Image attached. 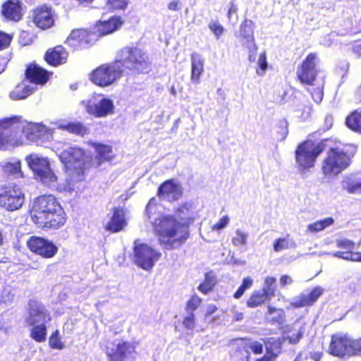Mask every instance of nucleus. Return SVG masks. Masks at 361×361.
<instances>
[{"label": "nucleus", "instance_id": "13", "mask_svg": "<svg viewBox=\"0 0 361 361\" xmlns=\"http://www.w3.org/2000/svg\"><path fill=\"white\" fill-rule=\"evenodd\" d=\"M255 23L250 19H245L239 27V38L242 45L248 49L249 60L254 61L258 47L254 36Z\"/></svg>", "mask_w": 361, "mask_h": 361}, {"label": "nucleus", "instance_id": "32", "mask_svg": "<svg viewBox=\"0 0 361 361\" xmlns=\"http://www.w3.org/2000/svg\"><path fill=\"white\" fill-rule=\"evenodd\" d=\"M191 60V82L194 84H198L200 77L204 73V60L197 53H192L190 55Z\"/></svg>", "mask_w": 361, "mask_h": 361}, {"label": "nucleus", "instance_id": "44", "mask_svg": "<svg viewBox=\"0 0 361 361\" xmlns=\"http://www.w3.org/2000/svg\"><path fill=\"white\" fill-rule=\"evenodd\" d=\"M253 283V280L251 277L247 276L243 279L241 285L238 287L237 290L234 293L233 297L235 299L241 298L246 290L251 288Z\"/></svg>", "mask_w": 361, "mask_h": 361}, {"label": "nucleus", "instance_id": "11", "mask_svg": "<svg viewBox=\"0 0 361 361\" xmlns=\"http://www.w3.org/2000/svg\"><path fill=\"white\" fill-rule=\"evenodd\" d=\"M62 207L53 195H42L37 197L34 202L31 219L32 221L45 216L53 210Z\"/></svg>", "mask_w": 361, "mask_h": 361}, {"label": "nucleus", "instance_id": "2", "mask_svg": "<svg viewBox=\"0 0 361 361\" xmlns=\"http://www.w3.org/2000/svg\"><path fill=\"white\" fill-rule=\"evenodd\" d=\"M175 216L166 215L159 219L157 226L158 240L165 250L181 247L190 238L189 226L195 220L192 204L185 202L177 207Z\"/></svg>", "mask_w": 361, "mask_h": 361}, {"label": "nucleus", "instance_id": "29", "mask_svg": "<svg viewBox=\"0 0 361 361\" xmlns=\"http://www.w3.org/2000/svg\"><path fill=\"white\" fill-rule=\"evenodd\" d=\"M51 319L50 314L44 305H37V303L30 305L27 318V324L30 326H34L39 321L49 322L51 321Z\"/></svg>", "mask_w": 361, "mask_h": 361}, {"label": "nucleus", "instance_id": "23", "mask_svg": "<svg viewBox=\"0 0 361 361\" xmlns=\"http://www.w3.org/2000/svg\"><path fill=\"white\" fill-rule=\"evenodd\" d=\"M53 72L48 71L35 63L27 65L25 70V78L35 85H44L50 79Z\"/></svg>", "mask_w": 361, "mask_h": 361}, {"label": "nucleus", "instance_id": "56", "mask_svg": "<svg viewBox=\"0 0 361 361\" xmlns=\"http://www.w3.org/2000/svg\"><path fill=\"white\" fill-rule=\"evenodd\" d=\"M230 219L228 215L223 216L218 222L212 226V231H219L224 228L229 224Z\"/></svg>", "mask_w": 361, "mask_h": 361}, {"label": "nucleus", "instance_id": "49", "mask_svg": "<svg viewBox=\"0 0 361 361\" xmlns=\"http://www.w3.org/2000/svg\"><path fill=\"white\" fill-rule=\"evenodd\" d=\"M128 0H106V5L111 11H124L128 7Z\"/></svg>", "mask_w": 361, "mask_h": 361}, {"label": "nucleus", "instance_id": "8", "mask_svg": "<svg viewBox=\"0 0 361 361\" xmlns=\"http://www.w3.org/2000/svg\"><path fill=\"white\" fill-rule=\"evenodd\" d=\"M318 55L316 52L309 53L297 69V78L302 85L313 86L319 70L317 65Z\"/></svg>", "mask_w": 361, "mask_h": 361}, {"label": "nucleus", "instance_id": "9", "mask_svg": "<svg viewBox=\"0 0 361 361\" xmlns=\"http://www.w3.org/2000/svg\"><path fill=\"white\" fill-rule=\"evenodd\" d=\"M95 33L87 28H75L72 30L65 40L73 51L87 49L96 42Z\"/></svg>", "mask_w": 361, "mask_h": 361}, {"label": "nucleus", "instance_id": "25", "mask_svg": "<svg viewBox=\"0 0 361 361\" xmlns=\"http://www.w3.org/2000/svg\"><path fill=\"white\" fill-rule=\"evenodd\" d=\"M1 14L8 21H20L23 16L21 1L6 0L1 5Z\"/></svg>", "mask_w": 361, "mask_h": 361}, {"label": "nucleus", "instance_id": "43", "mask_svg": "<svg viewBox=\"0 0 361 361\" xmlns=\"http://www.w3.org/2000/svg\"><path fill=\"white\" fill-rule=\"evenodd\" d=\"M308 92L314 102L319 104L322 101L324 96V82L317 87H314V85L311 86V87L308 89Z\"/></svg>", "mask_w": 361, "mask_h": 361}, {"label": "nucleus", "instance_id": "30", "mask_svg": "<svg viewBox=\"0 0 361 361\" xmlns=\"http://www.w3.org/2000/svg\"><path fill=\"white\" fill-rule=\"evenodd\" d=\"M135 346L133 343L123 341L118 343L114 352L108 353L110 361H125L128 355L135 353Z\"/></svg>", "mask_w": 361, "mask_h": 361}, {"label": "nucleus", "instance_id": "5", "mask_svg": "<svg viewBox=\"0 0 361 361\" xmlns=\"http://www.w3.org/2000/svg\"><path fill=\"white\" fill-rule=\"evenodd\" d=\"M23 188L18 184L8 183L0 186V207L7 212L20 209L25 202Z\"/></svg>", "mask_w": 361, "mask_h": 361}, {"label": "nucleus", "instance_id": "63", "mask_svg": "<svg viewBox=\"0 0 361 361\" xmlns=\"http://www.w3.org/2000/svg\"><path fill=\"white\" fill-rule=\"evenodd\" d=\"M217 310V307L215 305H209L207 307V310L204 313V317L207 318L212 314H213L214 312H216Z\"/></svg>", "mask_w": 361, "mask_h": 361}, {"label": "nucleus", "instance_id": "53", "mask_svg": "<svg viewBox=\"0 0 361 361\" xmlns=\"http://www.w3.org/2000/svg\"><path fill=\"white\" fill-rule=\"evenodd\" d=\"M13 36L0 30V51L8 49L11 43Z\"/></svg>", "mask_w": 361, "mask_h": 361}, {"label": "nucleus", "instance_id": "3", "mask_svg": "<svg viewBox=\"0 0 361 361\" xmlns=\"http://www.w3.org/2000/svg\"><path fill=\"white\" fill-rule=\"evenodd\" d=\"M329 147L321 162V171L324 177L333 178L346 170L351 164L353 158L356 153V147L353 145H345L341 148L337 146L336 141L327 142Z\"/></svg>", "mask_w": 361, "mask_h": 361}, {"label": "nucleus", "instance_id": "28", "mask_svg": "<svg viewBox=\"0 0 361 361\" xmlns=\"http://www.w3.org/2000/svg\"><path fill=\"white\" fill-rule=\"evenodd\" d=\"M323 289L321 287H315L308 294L302 293L298 295L290 302L291 307L300 308L313 305L323 294Z\"/></svg>", "mask_w": 361, "mask_h": 361}, {"label": "nucleus", "instance_id": "61", "mask_svg": "<svg viewBox=\"0 0 361 361\" xmlns=\"http://www.w3.org/2000/svg\"><path fill=\"white\" fill-rule=\"evenodd\" d=\"M10 54L0 56V73H1L5 70L8 62L10 61Z\"/></svg>", "mask_w": 361, "mask_h": 361}, {"label": "nucleus", "instance_id": "33", "mask_svg": "<svg viewBox=\"0 0 361 361\" xmlns=\"http://www.w3.org/2000/svg\"><path fill=\"white\" fill-rule=\"evenodd\" d=\"M272 298L262 288L255 290L251 293L250 297L246 300V305L250 308H255L270 301Z\"/></svg>", "mask_w": 361, "mask_h": 361}, {"label": "nucleus", "instance_id": "40", "mask_svg": "<svg viewBox=\"0 0 361 361\" xmlns=\"http://www.w3.org/2000/svg\"><path fill=\"white\" fill-rule=\"evenodd\" d=\"M216 282V281L214 276L209 273H206L204 281L199 284L197 289L202 293L206 295L214 289Z\"/></svg>", "mask_w": 361, "mask_h": 361}, {"label": "nucleus", "instance_id": "31", "mask_svg": "<svg viewBox=\"0 0 361 361\" xmlns=\"http://www.w3.org/2000/svg\"><path fill=\"white\" fill-rule=\"evenodd\" d=\"M58 128L82 137L90 133L89 128L81 121H69L60 123Z\"/></svg>", "mask_w": 361, "mask_h": 361}, {"label": "nucleus", "instance_id": "50", "mask_svg": "<svg viewBox=\"0 0 361 361\" xmlns=\"http://www.w3.org/2000/svg\"><path fill=\"white\" fill-rule=\"evenodd\" d=\"M20 168L21 166L20 161H16L14 163H6L4 166V169L5 171L16 176H22Z\"/></svg>", "mask_w": 361, "mask_h": 361}, {"label": "nucleus", "instance_id": "6", "mask_svg": "<svg viewBox=\"0 0 361 361\" xmlns=\"http://www.w3.org/2000/svg\"><path fill=\"white\" fill-rule=\"evenodd\" d=\"M25 161L34 175L46 183L57 181V177L51 169L50 163L47 157L37 154H30L25 157Z\"/></svg>", "mask_w": 361, "mask_h": 361}, {"label": "nucleus", "instance_id": "52", "mask_svg": "<svg viewBox=\"0 0 361 361\" xmlns=\"http://www.w3.org/2000/svg\"><path fill=\"white\" fill-rule=\"evenodd\" d=\"M7 118L0 121V149L4 147L7 144V140L4 136V130L10 129L11 130V123H6Z\"/></svg>", "mask_w": 361, "mask_h": 361}, {"label": "nucleus", "instance_id": "38", "mask_svg": "<svg viewBox=\"0 0 361 361\" xmlns=\"http://www.w3.org/2000/svg\"><path fill=\"white\" fill-rule=\"evenodd\" d=\"M32 93V89L28 85L18 84L11 92L10 97L14 100H20L25 99Z\"/></svg>", "mask_w": 361, "mask_h": 361}, {"label": "nucleus", "instance_id": "27", "mask_svg": "<svg viewBox=\"0 0 361 361\" xmlns=\"http://www.w3.org/2000/svg\"><path fill=\"white\" fill-rule=\"evenodd\" d=\"M123 24L121 16H114L107 20H97L94 24L95 32L98 36L104 37L118 30Z\"/></svg>", "mask_w": 361, "mask_h": 361}, {"label": "nucleus", "instance_id": "45", "mask_svg": "<svg viewBox=\"0 0 361 361\" xmlns=\"http://www.w3.org/2000/svg\"><path fill=\"white\" fill-rule=\"evenodd\" d=\"M202 299L197 294L192 295L187 301L185 310L188 313L194 312L202 304Z\"/></svg>", "mask_w": 361, "mask_h": 361}, {"label": "nucleus", "instance_id": "59", "mask_svg": "<svg viewBox=\"0 0 361 361\" xmlns=\"http://www.w3.org/2000/svg\"><path fill=\"white\" fill-rule=\"evenodd\" d=\"M29 37V33L26 31H23L20 35V42L23 45L26 46L32 42V39Z\"/></svg>", "mask_w": 361, "mask_h": 361}, {"label": "nucleus", "instance_id": "16", "mask_svg": "<svg viewBox=\"0 0 361 361\" xmlns=\"http://www.w3.org/2000/svg\"><path fill=\"white\" fill-rule=\"evenodd\" d=\"M304 331L301 328L295 334L291 336H283L282 338H266L264 339L266 353L269 355H275L276 357L281 353L282 344L284 341H288L290 344L295 345L300 342L303 337Z\"/></svg>", "mask_w": 361, "mask_h": 361}, {"label": "nucleus", "instance_id": "62", "mask_svg": "<svg viewBox=\"0 0 361 361\" xmlns=\"http://www.w3.org/2000/svg\"><path fill=\"white\" fill-rule=\"evenodd\" d=\"M279 281H280L281 286L284 287L288 284L292 283L293 281L290 276L285 274V275H282L280 277Z\"/></svg>", "mask_w": 361, "mask_h": 361}, {"label": "nucleus", "instance_id": "12", "mask_svg": "<svg viewBox=\"0 0 361 361\" xmlns=\"http://www.w3.org/2000/svg\"><path fill=\"white\" fill-rule=\"evenodd\" d=\"M5 123H11V131L20 136H24L28 140L36 141L40 137L39 126L22 120L20 117L8 118Z\"/></svg>", "mask_w": 361, "mask_h": 361}, {"label": "nucleus", "instance_id": "26", "mask_svg": "<svg viewBox=\"0 0 361 361\" xmlns=\"http://www.w3.org/2000/svg\"><path fill=\"white\" fill-rule=\"evenodd\" d=\"M336 247L341 249L333 254V256L348 261H359L360 252L355 251V243L348 239H341L336 241Z\"/></svg>", "mask_w": 361, "mask_h": 361}, {"label": "nucleus", "instance_id": "54", "mask_svg": "<svg viewBox=\"0 0 361 361\" xmlns=\"http://www.w3.org/2000/svg\"><path fill=\"white\" fill-rule=\"evenodd\" d=\"M208 27L216 39H219L224 32V27L218 22H210L208 25Z\"/></svg>", "mask_w": 361, "mask_h": 361}, {"label": "nucleus", "instance_id": "35", "mask_svg": "<svg viewBox=\"0 0 361 361\" xmlns=\"http://www.w3.org/2000/svg\"><path fill=\"white\" fill-rule=\"evenodd\" d=\"M268 322L271 325L281 326L286 322V313L282 308H276L269 305L267 307Z\"/></svg>", "mask_w": 361, "mask_h": 361}, {"label": "nucleus", "instance_id": "42", "mask_svg": "<svg viewBox=\"0 0 361 361\" xmlns=\"http://www.w3.org/2000/svg\"><path fill=\"white\" fill-rule=\"evenodd\" d=\"M49 346L50 348L56 350H63L65 348V344L61 339L58 329H56L51 334L49 338Z\"/></svg>", "mask_w": 361, "mask_h": 361}, {"label": "nucleus", "instance_id": "18", "mask_svg": "<svg viewBox=\"0 0 361 361\" xmlns=\"http://www.w3.org/2000/svg\"><path fill=\"white\" fill-rule=\"evenodd\" d=\"M182 185L171 178L162 182L157 190V196L159 198L166 199L169 202L177 201L183 197Z\"/></svg>", "mask_w": 361, "mask_h": 361}, {"label": "nucleus", "instance_id": "39", "mask_svg": "<svg viewBox=\"0 0 361 361\" xmlns=\"http://www.w3.org/2000/svg\"><path fill=\"white\" fill-rule=\"evenodd\" d=\"M334 223V219L332 217H326L309 224L307 226V231L311 233H317L331 226Z\"/></svg>", "mask_w": 361, "mask_h": 361}, {"label": "nucleus", "instance_id": "46", "mask_svg": "<svg viewBox=\"0 0 361 361\" xmlns=\"http://www.w3.org/2000/svg\"><path fill=\"white\" fill-rule=\"evenodd\" d=\"M235 361H250V354L245 346L238 347L233 354Z\"/></svg>", "mask_w": 361, "mask_h": 361}, {"label": "nucleus", "instance_id": "17", "mask_svg": "<svg viewBox=\"0 0 361 361\" xmlns=\"http://www.w3.org/2000/svg\"><path fill=\"white\" fill-rule=\"evenodd\" d=\"M84 103L86 111L96 118L106 117L114 112V102L109 98L97 101L95 97H92Z\"/></svg>", "mask_w": 361, "mask_h": 361}, {"label": "nucleus", "instance_id": "60", "mask_svg": "<svg viewBox=\"0 0 361 361\" xmlns=\"http://www.w3.org/2000/svg\"><path fill=\"white\" fill-rule=\"evenodd\" d=\"M351 49L353 54L357 55L358 57L361 56V39L353 42Z\"/></svg>", "mask_w": 361, "mask_h": 361}, {"label": "nucleus", "instance_id": "22", "mask_svg": "<svg viewBox=\"0 0 361 361\" xmlns=\"http://www.w3.org/2000/svg\"><path fill=\"white\" fill-rule=\"evenodd\" d=\"M85 156V149L77 146H70L63 150L59 157L67 169H71L75 164L82 162Z\"/></svg>", "mask_w": 361, "mask_h": 361}, {"label": "nucleus", "instance_id": "37", "mask_svg": "<svg viewBox=\"0 0 361 361\" xmlns=\"http://www.w3.org/2000/svg\"><path fill=\"white\" fill-rule=\"evenodd\" d=\"M30 336L32 339L37 343H43L47 339V327L45 324H35L32 326Z\"/></svg>", "mask_w": 361, "mask_h": 361}, {"label": "nucleus", "instance_id": "24", "mask_svg": "<svg viewBox=\"0 0 361 361\" xmlns=\"http://www.w3.org/2000/svg\"><path fill=\"white\" fill-rule=\"evenodd\" d=\"M348 335L343 334H333L329 347L331 355L340 357L348 358Z\"/></svg>", "mask_w": 361, "mask_h": 361}, {"label": "nucleus", "instance_id": "64", "mask_svg": "<svg viewBox=\"0 0 361 361\" xmlns=\"http://www.w3.org/2000/svg\"><path fill=\"white\" fill-rule=\"evenodd\" d=\"M277 357H275V355H271L267 353L264 355L259 358H257L256 361H276Z\"/></svg>", "mask_w": 361, "mask_h": 361}, {"label": "nucleus", "instance_id": "34", "mask_svg": "<svg viewBox=\"0 0 361 361\" xmlns=\"http://www.w3.org/2000/svg\"><path fill=\"white\" fill-rule=\"evenodd\" d=\"M345 124L353 132L361 135V108L351 111L346 116Z\"/></svg>", "mask_w": 361, "mask_h": 361}, {"label": "nucleus", "instance_id": "21", "mask_svg": "<svg viewBox=\"0 0 361 361\" xmlns=\"http://www.w3.org/2000/svg\"><path fill=\"white\" fill-rule=\"evenodd\" d=\"M89 145L94 149V161L97 167L104 163L112 162L116 157L111 145L93 141L89 142Z\"/></svg>", "mask_w": 361, "mask_h": 361}, {"label": "nucleus", "instance_id": "58", "mask_svg": "<svg viewBox=\"0 0 361 361\" xmlns=\"http://www.w3.org/2000/svg\"><path fill=\"white\" fill-rule=\"evenodd\" d=\"M258 64L259 66V68H260V70H261L262 73H259L257 71V73H259V74L264 73L265 72V71L267 70V55H266V53L264 51L262 52L259 54V60H258Z\"/></svg>", "mask_w": 361, "mask_h": 361}, {"label": "nucleus", "instance_id": "55", "mask_svg": "<svg viewBox=\"0 0 361 361\" xmlns=\"http://www.w3.org/2000/svg\"><path fill=\"white\" fill-rule=\"evenodd\" d=\"M289 245L288 240L284 238H279L274 240L273 248L275 252H280L282 250L288 248Z\"/></svg>", "mask_w": 361, "mask_h": 361}, {"label": "nucleus", "instance_id": "48", "mask_svg": "<svg viewBox=\"0 0 361 361\" xmlns=\"http://www.w3.org/2000/svg\"><path fill=\"white\" fill-rule=\"evenodd\" d=\"M264 290L268 293L271 297L276 295V279L274 276H267L264 278Z\"/></svg>", "mask_w": 361, "mask_h": 361}, {"label": "nucleus", "instance_id": "14", "mask_svg": "<svg viewBox=\"0 0 361 361\" xmlns=\"http://www.w3.org/2000/svg\"><path fill=\"white\" fill-rule=\"evenodd\" d=\"M108 221L104 228L111 233H119L127 227L128 224L127 210L124 207H114L108 214Z\"/></svg>", "mask_w": 361, "mask_h": 361}, {"label": "nucleus", "instance_id": "36", "mask_svg": "<svg viewBox=\"0 0 361 361\" xmlns=\"http://www.w3.org/2000/svg\"><path fill=\"white\" fill-rule=\"evenodd\" d=\"M342 189L350 194L361 192V181H357L353 174L345 176L341 180Z\"/></svg>", "mask_w": 361, "mask_h": 361}, {"label": "nucleus", "instance_id": "15", "mask_svg": "<svg viewBox=\"0 0 361 361\" xmlns=\"http://www.w3.org/2000/svg\"><path fill=\"white\" fill-rule=\"evenodd\" d=\"M67 221L66 214L62 207L53 210L45 216L32 221L38 228L45 231L57 230L63 227Z\"/></svg>", "mask_w": 361, "mask_h": 361}, {"label": "nucleus", "instance_id": "57", "mask_svg": "<svg viewBox=\"0 0 361 361\" xmlns=\"http://www.w3.org/2000/svg\"><path fill=\"white\" fill-rule=\"evenodd\" d=\"M245 347L250 348L255 355H259L263 353V343L259 341L252 342Z\"/></svg>", "mask_w": 361, "mask_h": 361}, {"label": "nucleus", "instance_id": "51", "mask_svg": "<svg viewBox=\"0 0 361 361\" xmlns=\"http://www.w3.org/2000/svg\"><path fill=\"white\" fill-rule=\"evenodd\" d=\"M196 317L195 312L188 313V315L183 317L182 324L185 329L194 330L196 326Z\"/></svg>", "mask_w": 361, "mask_h": 361}, {"label": "nucleus", "instance_id": "4", "mask_svg": "<svg viewBox=\"0 0 361 361\" xmlns=\"http://www.w3.org/2000/svg\"><path fill=\"white\" fill-rule=\"evenodd\" d=\"M330 138L324 139L318 143L306 140L299 143L295 150V159L298 170L304 172L313 168L318 157L326 149Z\"/></svg>", "mask_w": 361, "mask_h": 361}, {"label": "nucleus", "instance_id": "1", "mask_svg": "<svg viewBox=\"0 0 361 361\" xmlns=\"http://www.w3.org/2000/svg\"><path fill=\"white\" fill-rule=\"evenodd\" d=\"M152 70L149 55L142 49L126 46L121 49L117 58L111 63H102L89 75L90 80L100 87L113 85L125 73L131 75L147 74Z\"/></svg>", "mask_w": 361, "mask_h": 361}, {"label": "nucleus", "instance_id": "41", "mask_svg": "<svg viewBox=\"0 0 361 361\" xmlns=\"http://www.w3.org/2000/svg\"><path fill=\"white\" fill-rule=\"evenodd\" d=\"M348 358L353 356L361 357V338H353L348 336Z\"/></svg>", "mask_w": 361, "mask_h": 361}, {"label": "nucleus", "instance_id": "47", "mask_svg": "<svg viewBox=\"0 0 361 361\" xmlns=\"http://www.w3.org/2000/svg\"><path fill=\"white\" fill-rule=\"evenodd\" d=\"M247 239V233L240 229H237L235 231V236L231 239V242L235 246H242L246 244Z\"/></svg>", "mask_w": 361, "mask_h": 361}, {"label": "nucleus", "instance_id": "10", "mask_svg": "<svg viewBox=\"0 0 361 361\" xmlns=\"http://www.w3.org/2000/svg\"><path fill=\"white\" fill-rule=\"evenodd\" d=\"M29 250L43 259H51L58 253V247L49 239L37 235L30 236L26 242Z\"/></svg>", "mask_w": 361, "mask_h": 361}, {"label": "nucleus", "instance_id": "19", "mask_svg": "<svg viewBox=\"0 0 361 361\" xmlns=\"http://www.w3.org/2000/svg\"><path fill=\"white\" fill-rule=\"evenodd\" d=\"M69 56L68 50L61 44L47 49L43 56L44 61L51 67H59L67 63Z\"/></svg>", "mask_w": 361, "mask_h": 361}, {"label": "nucleus", "instance_id": "7", "mask_svg": "<svg viewBox=\"0 0 361 361\" xmlns=\"http://www.w3.org/2000/svg\"><path fill=\"white\" fill-rule=\"evenodd\" d=\"M161 252L157 251L146 243L135 241L133 247L134 262L144 270H151L160 259Z\"/></svg>", "mask_w": 361, "mask_h": 361}, {"label": "nucleus", "instance_id": "20", "mask_svg": "<svg viewBox=\"0 0 361 361\" xmlns=\"http://www.w3.org/2000/svg\"><path fill=\"white\" fill-rule=\"evenodd\" d=\"M32 20L35 25L42 30L50 28L54 23L52 9L46 5L35 8L32 11Z\"/></svg>", "mask_w": 361, "mask_h": 361}]
</instances>
